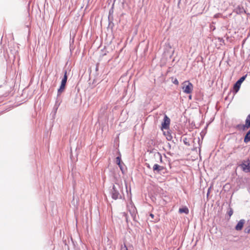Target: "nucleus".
I'll list each match as a JSON object with an SVG mask.
<instances>
[{"label": "nucleus", "instance_id": "nucleus-1", "mask_svg": "<svg viewBox=\"0 0 250 250\" xmlns=\"http://www.w3.org/2000/svg\"><path fill=\"white\" fill-rule=\"evenodd\" d=\"M120 186L119 185H113L112 188L110 189V193L112 198L114 200L121 199L122 196L119 193Z\"/></svg>", "mask_w": 250, "mask_h": 250}, {"label": "nucleus", "instance_id": "nucleus-2", "mask_svg": "<svg viewBox=\"0 0 250 250\" xmlns=\"http://www.w3.org/2000/svg\"><path fill=\"white\" fill-rule=\"evenodd\" d=\"M239 166L244 172H250V160L249 159L246 160H243Z\"/></svg>", "mask_w": 250, "mask_h": 250}, {"label": "nucleus", "instance_id": "nucleus-3", "mask_svg": "<svg viewBox=\"0 0 250 250\" xmlns=\"http://www.w3.org/2000/svg\"><path fill=\"white\" fill-rule=\"evenodd\" d=\"M247 75L241 77L233 85V92L236 94L239 90L241 83L245 81Z\"/></svg>", "mask_w": 250, "mask_h": 250}, {"label": "nucleus", "instance_id": "nucleus-4", "mask_svg": "<svg viewBox=\"0 0 250 250\" xmlns=\"http://www.w3.org/2000/svg\"><path fill=\"white\" fill-rule=\"evenodd\" d=\"M182 89L185 93H191L193 90V85L191 83L186 81L183 83Z\"/></svg>", "mask_w": 250, "mask_h": 250}, {"label": "nucleus", "instance_id": "nucleus-5", "mask_svg": "<svg viewBox=\"0 0 250 250\" xmlns=\"http://www.w3.org/2000/svg\"><path fill=\"white\" fill-rule=\"evenodd\" d=\"M170 120L168 116L165 114L163 122L162 123V129H167L169 128Z\"/></svg>", "mask_w": 250, "mask_h": 250}, {"label": "nucleus", "instance_id": "nucleus-6", "mask_svg": "<svg viewBox=\"0 0 250 250\" xmlns=\"http://www.w3.org/2000/svg\"><path fill=\"white\" fill-rule=\"evenodd\" d=\"M152 169L154 173L159 174L161 171L164 169V167L158 164H154Z\"/></svg>", "mask_w": 250, "mask_h": 250}, {"label": "nucleus", "instance_id": "nucleus-7", "mask_svg": "<svg viewBox=\"0 0 250 250\" xmlns=\"http://www.w3.org/2000/svg\"><path fill=\"white\" fill-rule=\"evenodd\" d=\"M245 222V220H244V219L240 220L239 221V222L237 223V225L235 226V229L236 230H241L243 227Z\"/></svg>", "mask_w": 250, "mask_h": 250}, {"label": "nucleus", "instance_id": "nucleus-8", "mask_svg": "<svg viewBox=\"0 0 250 250\" xmlns=\"http://www.w3.org/2000/svg\"><path fill=\"white\" fill-rule=\"evenodd\" d=\"M113 10L112 9H110L109 11L108 15V21H109V25H110L111 24L113 25L114 23L113 21Z\"/></svg>", "mask_w": 250, "mask_h": 250}, {"label": "nucleus", "instance_id": "nucleus-9", "mask_svg": "<svg viewBox=\"0 0 250 250\" xmlns=\"http://www.w3.org/2000/svg\"><path fill=\"white\" fill-rule=\"evenodd\" d=\"M153 156L154 158L156 159H158L160 163L163 162L162 156L160 153H159V152H156L154 153Z\"/></svg>", "mask_w": 250, "mask_h": 250}, {"label": "nucleus", "instance_id": "nucleus-10", "mask_svg": "<svg viewBox=\"0 0 250 250\" xmlns=\"http://www.w3.org/2000/svg\"><path fill=\"white\" fill-rule=\"evenodd\" d=\"M244 125L247 129L250 128V114L247 116L245 120V124Z\"/></svg>", "mask_w": 250, "mask_h": 250}, {"label": "nucleus", "instance_id": "nucleus-11", "mask_svg": "<svg viewBox=\"0 0 250 250\" xmlns=\"http://www.w3.org/2000/svg\"><path fill=\"white\" fill-rule=\"evenodd\" d=\"M244 142L245 143H248L250 142V130L246 134L244 137Z\"/></svg>", "mask_w": 250, "mask_h": 250}, {"label": "nucleus", "instance_id": "nucleus-12", "mask_svg": "<svg viewBox=\"0 0 250 250\" xmlns=\"http://www.w3.org/2000/svg\"><path fill=\"white\" fill-rule=\"evenodd\" d=\"M65 85L61 84L60 88L58 90L57 96H59L62 92L64 90Z\"/></svg>", "mask_w": 250, "mask_h": 250}, {"label": "nucleus", "instance_id": "nucleus-13", "mask_svg": "<svg viewBox=\"0 0 250 250\" xmlns=\"http://www.w3.org/2000/svg\"><path fill=\"white\" fill-rule=\"evenodd\" d=\"M234 127L236 129H237L238 130H242L243 131H245L247 129L244 125H241V124L237 125H235L234 126Z\"/></svg>", "mask_w": 250, "mask_h": 250}, {"label": "nucleus", "instance_id": "nucleus-14", "mask_svg": "<svg viewBox=\"0 0 250 250\" xmlns=\"http://www.w3.org/2000/svg\"><path fill=\"white\" fill-rule=\"evenodd\" d=\"M67 80V71H65L63 78H62V82H61V84L66 85Z\"/></svg>", "mask_w": 250, "mask_h": 250}, {"label": "nucleus", "instance_id": "nucleus-15", "mask_svg": "<svg viewBox=\"0 0 250 250\" xmlns=\"http://www.w3.org/2000/svg\"><path fill=\"white\" fill-rule=\"evenodd\" d=\"M179 212L180 213H185L186 214H188L189 210L188 208L187 207H184L182 208H180L179 209Z\"/></svg>", "mask_w": 250, "mask_h": 250}, {"label": "nucleus", "instance_id": "nucleus-16", "mask_svg": "<svg viewBox=\"0 0 250 250\" xmlns=\"http://www.w3.org/2000/svg\"><path fill=\"white\" fill-rule=\"evenodd\" d=\"M116 163L118 165H120V163H121V158L120 156H118L116 158Z\"/></svg>", "mask_w": 250, "mask_h": 250}, {"label": "nucleus", "instance_id": "nucleus-17", "mask_svg": "<svg viewBox=\"0 0 250 250\" xmlns=\"http://www.w3.org/2000/svg\"><path fill=\"white\" fill-rule=\"evenodd\" d=\"M245 232L247 233H250V225L245 228Z\"/></svg>", "mask_w": 250, "mask_h": 250}, {"label": "nucleus", "instance_id": "nucleus-18", "mask_svg": "<svg viewBox=\"0 0 250 250\" xmlns=\"http://www.w3.org/2000/svg\"><path fill=\"white\" fill-rule=\"evenodd\" d=\"M183 142L186 145H187L188 146H190V144H189V142H188V139L187 138H184L183 140Z\"/></svg>", "mask_w": 250, "mask_h": 250}, {"label": "nucleus", "instance_id": "nucleus-19", "mask_svg": "<svg viewBox=\"0 0 250 250\" xmlns=\"http://www.w3.org/2000/svg\"><path fill=\"white\" fill-rule=\"evenodd\" d=\"M233 212V209L231 208H230L229 210L228 211V213L229 217H230V216L232 215Z\"/></svg>", "mask_w": 250, "mask_h": 250}, {"label": "nucleus", "instance_id": "nucleus-20", "mask_svg": "<svg viewBox=\"0 0 250 250\" xmlns=\"http://www.w3.org/2000/svg\"><path fill=\"white\" fill-rule=\"evenodd\" d=\"M121 249L122 250H128V249L125 244L124 246H122Z\"/></svg>", "mask_w": 250, "mask_h": 250}, {"label": "nucleus", "instance_id": "nucleus-21", "mask_svg": "<svg viewBox=\"0 0 250 250\" xmlns=\"http://www.w3.org/2000/svg\"><path fill=\"white\" fill-rule=\"evenodd\" d=\"M173 83H174L175 84H176V85H178L179 84L178 81L177 79H175V80H174Z\"/></svg>", "mask_w": 250, "mask_h": 250}, {"label": "nucleus", "instance_id": "nucleus-22", "mask_svg": "<svg viewBox=\"0 0 250 250\" xmlns=\"http://www.w3.org/2000/svg\"><path fill=\"white\" fill-rule=\"evenodd\" d=\"M221 16V14L220 13L216 14L214 15V18H217L220 17Z\"/></svg>", "mask_w": 250, "mask_h": 250}, {"label": "nucleus", "instance_id": "nucleus-23", "mask_svg": "<svg viewBox=\"0 0 250 250\" xmlns=\"http://www.w3.org/2000/svg\"><path fill=\"white\" fill-rule=\"evenodd\" d=\"M118 166L120 167L121 170L123 171V165H122V163H120V165H118Z\"/></svg>", "mask_w": 250, "mask_h": 250}, {"label": "nucleus", "instance_id": "nucleus-24", "mask_svg": "<svg viewBox=\"0 0 250 250\" xmlns=\"http://www.w3.org/2000/svg\"><path fill=\"white\" fill-rule=\"evenodd\" d=\"M210 188H209L208 189V193H207V197H208V195H209V192H210Z\"/></svg>", "mask_w": 250, "mask_h": 250}, {"label": "nucleus", "instance_id": "nucleus-25", "mask_svg": "<svg viewBox=\"0 0 250 250\" xmlns=\"http://www.w3.org/2000/svg\"><path fill=\"white\" fill-rule=\"evenodd\" d=\"M172 138V137L171 136H169L168 138H167V139L168 140H170Z\"/></svg>", "mask_w": 250, "mask_h": 250}, {"label": "nucleus", "instance_id": "nucleus-26", "mask_svg": "<svg viewBox=\"0 0 250 250\" xmlns=\"http://www.w3.org/2000/svg\"><path fill=\"white\" fill-rule=\"evenodd\" d=\"M150 216L152 218H153V217L154 216V215L153 214H151V213L150 214Z\"/></svg>", "mask_w": 250, "mask_h": 250}, {"label": "nucleus", "instance_id": "nucleus-27", "mask_svg": "<svg viewBox=\"0 0 250 250\" xmlns=\"http://www.w3.org/2000/svg\"><path fill=\"white\" fill-rule=\"evenodd\" d=\"M147 167L150 168V166L149 164H147Z\"/></svg>", "mask_w": 250, "mask_h": 250}, {"label": "nucleus", "instance_id": "nucleus-28", "mask_svg": "<svg viewBox=\"0 0 250 250\" xmlns=\"http://www.w3.org/2000/svg\"><path fill=\"white\" fill-rule=\"evenodd\" d=\"M189 99H190L191 98V96H189Z\"/></svg>", "mask_w": 250, "mask_h": 250}]
</instances>
